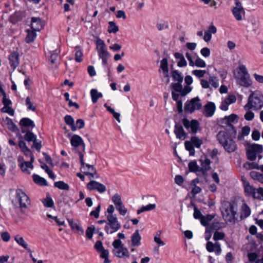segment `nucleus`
Segmentation results:
<instances>
[{
	"instance_id": "1",
	"label": "nucleus",
	"mask_w": 263,
	"mask_h": 263,
	"mask_svg": "<svg viewBox=\"0 0 263 263\" xmlns=\"http://www.w3.org/2000/svg\"><path fill=\"white\" fill-rule=\"evenodd\" d=\"M263 107V94L260 91H251L248 102L245 105V110H260Z\"/></svg>"
},
{
	"instance_id": "52",
	"label": "nucleus",
	"mask_w": 263,
	"mask_h": 263,
	"mask_svg": "<svg viewBox=\"0 0 263 263\" xmlns=\"http://www.w3.org/2000/svg\"><path fill=\"white\" fill-rule=\"evenodd\" d=\"M225 237V234L223 232L216 231L213 235V239L215 241L222 240Z\"/></svg>"
},
{
	"instance_id": "51",
	"label": "nucleus",
	"mask_w": 263,
	"mask_h": 263,
	"mask_svg": "<svg viewBox=\"0 0 263 263\" xmlns=\"http://www.w3.org/2000/svg\"><path fill=\"white\" fill-rule=\"evenodd\" d=\"M209 83L215 88L219 86L218 79L215 77H210Z\"/></svg>"
},
{
	"instance_id": "44",
	"label": "nucleus",
	"mask_w": 263,
	"mask_h": 263,
	"mask_svg": "<svg viewBox=\"0 0 263 263\" xmlns=\"http://www.w3.org/2000/svg\"><path fill=\"white\" fill-rule=\"evenodd\" d=\"M250 127L248 126H244L242 129L241 133L238 136V139H241L243 137L248 136L250 132Z\"/></svg>"
},
{
	"instance_id": "53",
	"label": "nucleus",
	"mask_w": 263,
	"mask_h": 263,
	"mask_svg": "<svg viewBox=\"0 0 263 263\" xmlns=\"http://www.w3.org/2000/svg\"><path fill=\"white\" fill-rule=\"evenodd\" d=\"M94 231L95 227L93 226L88 227L86 231V235L88 239H90L92 238Z\"/></svg>"
},
{
	"instance_id": "48",
	"label": "nucleus",
	"mask_w": 263,
	"mask_h": 263,
	"mask_svg": "<svg viewBox=\"0 0 263 263\" xmlns=\"http://www.w3.org/2000/svg\"><path fill=\"white\" fill-rule=\"evenodd\" d=\"M199 128V123L198 121L195 120H192V123L191 126V133L193 134H195L197 132L198 129Z\"/></svg>"
},
{
	"instance_id": "12",
	"label": "nucleus",
	"mask_w": 263,
	"mask_h": 263,
	"mask_svg": "<svg viewBox=\"0 0 263 263\" xmlns=\"http://www.w3.org/2000/svg\"><path fill=\"white\" fill-rule=\"evenodd\" d=\"M87 189L90 190H96L100 193H103L106 190V186L96 181H90L87 185Z\"/></svg>"
},
{
	"instance_id": "2",
	"label": "nucleus",
	"mask_w": 263,
	"mask_h": 263,
	"mask_svg": "<svg viewBox=\"0 0 263 263\" xmlns=\"http://www.w3.org/2000/svg\"><path fill=\"white\" fill-rule=\"evenodd\" d=\"M217 138L220 144L228 153H231L237 149V144L235 142L229 137L226 132H219L217 135Z\"/></svg>"
},
{
	"instance_id": "14",
	"label": "nucleus",
	"mask_w": 263,
	"mask_h": 263,
	"mask_svg": "<svg viewBox=\"0 0 263 263\" xmlns=\"http://www.w3.org/2000/svg\"><path fill=\"white\" fill-rule=\"evenodd\" d=\"M20 125L21 126V131L23 133L26 132L25 128L32 129L35 127L33 121L28 118H22L20 121Z\"/></svg>"
},
{
	"instance_id": "4",
	"label": "nucleus",
	"mask_w": 263,
	"mask_h": 263,
	"mask_svg": "<svg viewBox=\"0 0 263 263\" xmlns=\"http://www.w3.org/2000/svg\"><path fill=\"white\" fill-rule=\"evenodd\" d=\"M107 222L105 227V231L107 234H112L121 228V224L116 215H107Z\"/></svg>"
},
{
	"instance_id": "62",
	"label": "nucleus",
	"mask_w": 263,
	"mask_h": 263,
	"mask_svg": "<svg viewBox=\"0 0 263 263\" xmlns=\"http://www.w3.org/2000/svg\"><path fill=\"white\" fill-rule=\"evenodd\" d=\"M1 110L2 112L8 113L11 116H13L14 114V110L10 106H8V107H3L1 109Z\"/></svg>"
},
{
	"instance_id": "42",
	"label": "nucleus",
	"mask_w": 263,
	"mask_h": 263,
	"mask_svg": "<svg viewBox=\"0 0 263 263\" xmlns=\"http://www.w3.org/2000/svg\"><path fill=\"white\" fill-rule=\"evenodd\" d=\"M112 202L115 204L116 207L121 205L123 202L121 199V197L118 194H115L111 198Z\"/></svg>"
},
{
	"instance_id": "11",
	"label": "nucleus",
	"mask_w": 263,
	"mask_h": 263,
	"mask_svg": "<svg viewBox=\"0 0 263 263\" xmlns=\"http://www.w3.org/2000/svg\"><path fill=\"white\" fill-rule=\"evenodd\" d=\"M235 1V6L232 9V12L237 21H241L245 15V11L241 3L238 0Z\"/></svg>"
},
{
	"instance_id": "45",
	"label": "nucleus",
	"mask_w": 263,
	"mask_h": 263,
	"mask_svg": "<svg viewBox=\"0 0 263 263\" xmlns=\"http://www.w3.org/2000/svg\"><path fill=\"white\" fill-rule=\"evenodd\" d=\"M42 201L44 205L47 208H52L54 205L52 198L49 196H47L46 198L42 199Z\"/></svg>"
},
{
	"instance_id": "55",
	"label": "nucleus",
	"mask_w": 263,
	"mask_h": 263,
	"mask_svg": "<svg viewBox=\"0 0 263 263\" xmlns=\"http://www.w3.org/2000/svg\"><path fill=\"white\" fill-rule=\"evenodd\" d=\"M263 197V188L259 187L255 190V196H254V198H257L258 199H261Z\"/></svg>"
},
{
	"instance_id": "39",
	"label": "nucleus",
	"mask_w": 263,
	"mask_h": 263,
	"mask_svg": "<svg viewBox=\"0 0 263 263\" xmlns=\"http://www.w3.org/2000/svg\"><path fill=\"white\" fill-rule=\"evenodd\" d=\"M55 187L62 190L68 191L69 190V186L67 183H66L63 181H59L55 182L54 183Z\"/></svg>"
},
{
	"instance_id": "37",
	"label": "nucleus",
	"mask_w": 263,
	"mask_h": 263,
	"mask_svg": "<svg viewBox=\"0 0 263 263\" xmlns=\"http://www.w3.org/2000/svg\"><path fill=\"white\" fill-rule=\"evenodd\" d=\"M221 228L220 224L218 222H214L208 226L206 228L205 233L211 232L214 230H218Z\"/></svg>"
},
{
	"instance_id": "40",
	"label": "nucleus",
	"mask_w": 263,
	"mask_h": 263,
	"mask_svg": "<svg viewBox=\"0 0 263 263\" xmlns=\"http://www.w3.org/2000/svg\"><path fill=\"white\" fill-rule=\"evenodd\" d=\"M184 145L186 149L189 152L190 155L194 156L195 153V146L192 144V143L189 141H186L184 143Z\"/></svg>"
},
{
	"instance_id": "18",
	"label": "nucleus",
	"mask_w": 263,
	"mask_h": 263,
	"mask_svg": "<svg viewBox=\"0 0 263 263\" xmlns=\"http://www.w3.org/2000/svg\"><path fill=\"white\" fill-rule=\"evenodd\" d=\"M9 64L11 67L14 70L19 65V55L16 52H12L9 57Z\"/></svg>"
},
{
	"instance_id": "58",
	"label": "nucleus",
	"mask_w": 263,
	"mask_h": 263,
	"mask_svg": "<svg viewBox=\"0 0 263 263\" xmlns=\"http://www.w3.org/2000/svg\"><path fill=\"white\" fill-rule=\"evenodd\" d=\"M206 71L203 70H194L192 71V73L198 78H202L204 77Z\"/></svg>"
},
{
	"instance_id": "9",
	"label": "nucleus",
	"mask_w": 263,
	"mask_h": 263,
	"mask_svg": "<svg viewBox=\"0 0 263 263\" xmlns=\"http://www.w3.org/2000/svg\"><path fill=\"white\" fill-rule=\"evenodd\" d=\"M201 107L202 104L200 102V99L198 97H196L185 103L184 110L186 112L192 113L195 110L200 109Z\"/></svg>"
},
{
	"instance_id": "15",
	"label": "nucleus",
	"mask_w": 263,
	"mask_h": 263,
	"mask_svg": "<svg viewBox=\"0 0 263 263\" xmlns=\"http://www.w3.org/2000/svg\"><path fill=\"white\" fill-rule=\"evenodd\" d=\"M206 248L209 252L215 251L217 255H219L221 252L220 245L218 242L213 243L211 241H208L206 245Z\"/></svg>"
},
{
	"instance_id": "16",
	"label": "nucleus",
	"mask_w": 263,
	"mask_h": 263,
	"mask_svg": "<svg viewBox=\"0 0 263 263\" xmlns=\"http://www.w3.org/2000/svg\"><path fill=\"white\" fill-rule=\"evenodd\" d=\"M44 22L39 17H32L31 19V29L33 31H40L44 26Z\"/></svg>"
},
{
	"instance_id": "7",
	"label": "nucleus",
	"mask_w": 263,
	"mask_h": 263,
	"mask_svg": "<svg viewBox=\"0 0 263 263\" xmlns=\"http://www.w3.org/2000/svg\"><path fill=\"white\" fill-rule=\"evenodd\" d=\"M263 151V147L261 145L253 144L250 145L247 149V158L250 161H254L256 158V154H260Z\"/></svg>"
},
{
	"instance_id": "25",
	"label": "nucleus",
	"mask_w": 263,
	"mask_h": 263,
	"mask_svg": "<svg viewBox=\"0 0 263 263\" xmlns=\"http://www.w3.org/2000/svg\"><path fill=\"white\" fill-rule=\"evenodd\" d=\"M251 210L246 203H243L241 206L240 218H246L250 216Z\"/></svg>"
},
{
	"instance_id": "56",
	"label": "nucleus",
	"mask_w": 263,
	"mask_h": 263,
	"mask_svg": "<svg viewBox=\"0 0 263 263\" xmlns=\"http://www.w3.org/2000/svg\"><path fill=\"white\" fill-rule=\"evenodd\" d=\"M194 212L193 216H194V218L201 219V218H202L203 215H202L201 212L198 209L197 206L195 205L194 206Z\"/></svg>"
},
{
	"instance_id": "23",
	"label": "nucleus",
	"mask_w": 263,
	"mask_h": 263,
	"mask_svg": "<svg viewBox=\"0 0 263 263\" xmlns=\"http://www.w3.org/2000/svg\"><path fill=\"white\" fill-rule=\"evenodd\" d=\"M141 237L139 234V230H136L131 237L132 245L133 246H139L141 243Z\"/></svg>"
},
{
	"instance_id": "17",
	"label": "nucleus",
	"mask_w": 263,
	"mask_h": 263,
	"mask_svg": "<svg viewBox=\"0 0 263 263\" xmlns=\"http://www.w3.org/2000/svg\"><path fill=\"white\" fill-rule=\"evenodd\" d=\"M78 154L79 155L80 163L81 165V169L82 171L92 172L96 170L93 165L86 164L84 162L83 159L84 155L81 152H78Z\"/></svg>"
},
{
	"instance_id": "24",
	"label": "nucleus",
	"mask_w": 263,
	"mask_h": 263,
	"mask_svg": "<svg viewBox=\"0 0 263 263\" xmlns=\"http://www.w3.org/2000/svg\"><path fill=\"white\" fill-rule=\"evenodd\" d=\"M118 250L115 252V254L119 258H122L124 257H129V254L127 248L123 247H121L120 248L117 249Z\"/></svg>"
},
{
	"instance_id": "59",
	"label": "nucleus",
	"mask_w": 263,
	"mask_h": 263,
	"mask_svg": "<svg viewBox=\"0 0 263 263\" xmlns=\"http://www.w3.org/2000/svg\"><path fill=\"white\" fill-rule=\"evenodd\" d=\"M247 110L248 111L244 116V118L247 121H251L254 118V114L250 110Z\"/></svg>"
},
{
	"instance_id": "49",
	"label": "nucleus",
	"mask_w": 263,
	"mask_h": 263,
	"mask_svg": "<svg viewBox=\"0 0 263 263\" xmlns=\"http://www.w3.org/2000/svg\"><path fill=\"white\" fill-rule=\"evenodd\" d=\"M238 117L237 115L235 114H232L229 116H226L223 120L225 121L226 123L229 124H230L232 123H234V121L237 119Z\"/></svg>"
},
{
	"instance_id": "31",
	"label": "nucleus",
	"mask_w": 263,
	"mask_h": 263,
	"mask_svg": "<svg viewBox=\"0 0 263 263\" xmlns=\"http://www.w3.org/2000/svg\"><path fill=\"white\" fill-rule=\"evenodd\" d=\"M64 121L67 125L70 126L71 129L72 131L74 132L77 130V127L74 125V120L71 116H65L64 117Z\"/></svg>"
},
{
	"instance_id": "5",
	"label": "nucleus",
	"mask_w": 263,
	"mask_h": 263,
	"mask_svg": "<svg viewBox=\"0 0 263 263\" xmlns=\"http://www.w3.org/2000/svg\"><path fill=\"white\" fill-rule=\"evenodd\" d=\"M222 213V217L227 222L234 223L235 222L237 212L233 204L229 203L228 205L225 208L224 211Z\"/></svg>"
},
{
	"instance_id": "8",
	"label": "nucleus",
	"mask_w": 263,
	"mask_h": 263,
	"mask_svg": "<svg viewBox=\"0 0 263 263\" xmlns=\"http://www.w3.org/2000/svg\"><path fill=\"white\" fill-rule=\"evenodd\" d=\"M70 143L74 147V151L78 153L81 152L82 153L84 152L85 149V144L82 138L79 135H74L70 139Z\"/></svg>"
},
{
	"instance_id": "21",
	"label": "nucleus",
	"mask_w": 263,
	"mask_h": 263,
	"mask_svg": "<svg viewBox=\"0 0 263 263\" xmlns=\"http://www.w3.org/2000/svg\"><path fill=\"white\" fill-rule=\"evenodd\" d=\"M174 133L178 139L184 140L186 137V134L183 127L178 124L175 125Z\"/></svg>"
},
{
	"instance_id": "10",
	"label": "nucleus",
	"mask_w": 263,
	"mask_h": 263,
	"mask_svg": "<svg viewBox=\"0 0 263 263\" xmlns=\"http://www.w3.org/2000/svg\"><path fill=\"white\" fill-rule=\"evenodd\" d=\"M23 153L26 155V156L29 157L30 158V160L29 161H25L22 163L20 166L23 172L29 174H30V172L28 170V168H30L32 169L33 167L32 163L34 160V156L29 148L24 151Z\"/></svg>"
},
{
	"instance_id": "32",
	"label": "nucleus",
	"mask_w": 263,
	"mask_h": 263,
	"mask_svg": "<svg viewBox=\"0 0 263 263\" xmlns=\"http://www.w3.org/2000/svg\"><path fill=\"white\" fill-rule=\"evenodd\" d=\"M5 123L7 127L11 131L16 132L18 130L16 125L13 123V121L9 118L7 117L5 120Z\"/></svg>"
},
{
	"instance_id": "3",
	"label": "nucleus",
	"mask_w": 263,
	"mask_h": 263,
	"mask_svg": "<svg viewBox=\"0 0 263 263\" xmlns=\"http://www.w3.org/2000/svg\"><path fill=\"white\" fill-rule=\"evenodd\" d=\"M238 70L237 74L235 76L237 83L245 87L250 86L252 82L246 66L243 64H239Z\"/></svg>"
},
{
	"instance_id": "30",
	"label": "nucleus",
	"mask_w": 263,
	"mask_h": 263,
	"mask_svg": "<svg viewBox=\"0 0 263 263\" xmlns=\"http://www.w3.org/2000/svg\"><path fill=\"white\" fill-rule=\"evenodd\" d=\"M160 68L162 70L165 77H168V62L166 58H163L161 61Z\"/></svg>"
},
{
	"instance_id": "27",
	"label": "nucleus",
	"mask_w": 263,
	"mask_h": 263,
	"mask_svg": "<svg viewBox=\"0 0 263 263\" xmlns=\"http://www.w3.org/2000/svg\"><path fill=\"white\" fill-rule=\"evenodd\" d=\"M214 217V215L211 214H208L206 216H203L200 219V223L202 226L207 227L210 225L209 224V223L212 220Z\"/></svg>"
},
{
	"instance_id": "61",
	"label": "nucleus",
	"mask_w": 263,
	"mask_h": 263,
	"mask_svg": "<svg viewBox=\"0 0 263 263\" xmlns=\"http://www.w3.org/2000/svg\"><path fill=\"white\" fill-rule=\"evenodd\" d=\"M101 206L99 205L96 208L95 210L92 211L90 213V216H93L96 218H98L99 217V213L100 211Z\"/></svg>"
},
{
	"instance_id": "60",
	"label": "nucleus",
	"mask_w": 263,
	"mask_h": 263,
	"mask_svg": "<svg viewBox=\"0 0 263 263\" xmlns=\"http://www.w3.org/2000/svg\"><path fill=\"white\" fill-rule=\"evenodd\" d=\"M3 100H2V102H3V104H4V106L3 107H8V106H10L11 104H12V102H11V101L7 98V95L5 94L4 95H3Z\"/></svg>"
},
{
	"instance_id": "47",
	"label": "nucleus",
	"mask_w": 263,
	"mask_h": 263,
	"mask_svg": "<svg viewBox=\"0 0 263 263\" xmlns=\"http://www.w3.org/2000/svg\"><path fill=\"white\" fill-rule=\"evenodd\" d=\"M119 30L118 27L116 25L114 22H109V26L108 31L109 33H116Z\"/></svg>"
},
{
	"instance_id": "50",
	"label": "nucleus",
	"mask_w": 263,
	"mask_h": 263,
	"mask_svg": "<svg viewBox=\"0 0 263 263\" xmlns=\"http://www.w3.org/2000/svg\"><path fill=\"white\" fill-rule=\"evenodd\" d=\"M182 82H178L175 83H172L171 86L172 88L176 91L181 93L182 91Z\"/></svg>"
},
{
	"instance_id": "29",
	"label": "nucleus",
	"mask_w": 263,
	"mask_h": 263,
	"mask_svg": "<svg viewBox=\"0 0 263 263\" xmlns=\"http://www.w3.org/2000/svg\"><path fill=\"white\" fill-rule=\"evenodd\" d=\"M32 177L33 180L35 183L42 186L47 185V182L44 178L35 174H34Z\"/></svg>"
},
{
	"instance_id": "43",
	"label": "nucleus",
	"mask_w": 263,
	"mask_h": 263,
	"mask_svg": "<svg viewBox=\"0 0 263 263\" xmlns=\"http://www.w3.org/2000/svg\"><path fill=\"white\" fill-rule=\"evenodd\" d=\"M188 167L190 171L192 172H196L200 170L199 167L195 161L190 162L188 164Z\"/></svg>"
},
{
	"instance_id": "19",
	"label": "nucleus",
	"mask_w": 263,
	"mask_h": 263,
	"mask_svg": "<svg viewBox=\"0 0 263 263\" xmlns=\"http://www.w3.org/2000/svg\"><path fill=\"white\" fill-rule=\"evenodd\" d=\"M215 110V105L213 102H209L204 106V115L206 117H212Z\"/></svg>"
},
{
	"instance_id": "34",
	"label": "nucleus",
	"mask_w": 263,
	"mask_h": 263,
	"mask_svg": "<svg viewBox=\"0 0 263 263\" xmlns=\"http://www.w3.org/2000/svg\"><path fill=\"white\" fill-rule=\"evenodd\" d=\"M189 142H191L193 145L198 148H199L201 147V145L203 144L202 140L196 136H192Z\"/></svg>"
},
{
	"instance_id": "28",
	"label": "nucleus",
	"mask_w": 263,
	"mask_h": 263,
	"mask_svg": "<svg viewBox=\"0 0 263 263\" xmlns=\"http://www.w3.org/2000/svg\"><path fill=\"white\" fill-rule=\"evenodd\" d=\"M68 221L72 229H76L78 232H80L82 234L84 233L83 229L80 226L79 223L74 222L72 219H68Z\"/></svg>"
},
{
	"instance_id": "38",
	"label": "nucleus",
	"mask_w": 263,
	"mask_h": 263,
	"mask_svg": "<svg viewBox=\"0 0 263 263\" xmlns=\"http://www.w3.org/2000/svg\"><path fill=\"white\" fill-rule=\"evenodd\" d=\"M156 207L155 204H149L145 206H143L141 209L137 210V214H140L145 211H149L154 210Z\"/></svg>"
},
{
	"instance_id": "22",
	"label": "nucleus",
	"mask_w": 263,
	"mask_h": 263,
	"mask_svg": "<svg viewBox=\"0 0 263 263\" xmlns=\"http://www.w3.org/2000/svg\"><path fill=\"white\" fill-rule=\"evenodd\" d=\"M14 239L16 242L21 246L25 249L28 252L31 253L30 257H32L31 250L28 248V245L26 242L24 240L23 237L19 235H16L14 236Z\"/></svg>"
},
{
	"instance_id": "26",
	"label": "nucleus",
	"mask_w": 263,
	"mask_h": 263,
	"mask_svg": "<svg viewBox=\"0 0 263 263\" xmlns=\"http://www.w3.org/2000/svg\"><path fill=\"white\" fill-rule=\"evenodd\" d=\"M174 57L176 59L180 60L177 63L178 66L181 67L187 65V62L182 54L176 52L174 54Z\"/></svg>"
},
{
	"instance_id": "46",
	"label": "nucleus",
	"mask_w": 263,
	"mask_h": 263,
	"mask_svg": "<svg viewBox=\"0 0 263 263\" xmlns=\"http://www.w3.org/2000/svg\"><path fill=\"white\" fill-rule=\"evenodd\" d=\"M25 133H26L24 136V139L26 141L33 142L36 139V136L30 131H26Z\"/></svg>"
},
{
	"instance_id": "35",
	"label": "nucleus",
	"mask_w": 263,
	"mask_h": 263,
	"mask_svg": "<svg viewBox=\"0 0 263 263\" xmlns=\"http://www.w3.org/2000/svg\"><path fill=\"white\" fill-rule=\"evenodd\" d=\"M256 189L250 185L249 183L245 185V191L248 196H251L254 198L255 196Z\"/></svg>"
},
{
	"instance_id": "41",
	"label": "nucleus",
	"mask_w": 263,
	"mask_h": 263,
	"mask_svg": "<svg viewBox=\"0 0 263 263\" xmlns=\"http://www.w3.org/2000/svg\"><path fill=\"white\" fill-rule=\"evenodd\" d=\"M35 31H29L27 30V35L25 38V41L29 43L33 42L36 37Z\"/></svg>"
},
{
	"instance_id": "20",
	"label": "nucleus",
	"mask_w": 263,
	"mask_h": 263,
	"mask_svg": "<svg viewBox=\"0 0 263 263\" xmlns=\"http://www.w3.org/2000/svg\"><path fill=\"white\" fill-rule=\"evenodd\" d=\"M201 167L199 171L201 172L203 175H205L207 172L211 170V161L209 159L205 158L204 160L200 159Z\"/></svg>"
},
{
	"instance_id": "64",
	"label": "nucleus",
	"mask_w": 263,
	"mask_h": 263,
	"mask_svg": "<svg viewBox=\"0 0 263 263\" xmlns=\"http://www.w3.org/2000/svg\"><path fill=\"white\" fill-rule=\"evenodd\" d=\"M75 60L77 62H80L83 60V53L81 50H78L75 53Z\"/></svg>"
},
{
	"instance_id": "33",
	"label": "nucleus",
	"mask_w": 263,
	"mask_h": 263,
	"mask_svg": "<svg viewBox=\"0 0 263 263\" xmlns=\"http://www.w3.org/2000/svg\"><path fill=\"white\" fill-rule=\"evenodd\" d=\"M90 95L93 103H96L99 98L103 97L102 93L99 92L96 89H92L90 90Z\"/></svg>"
},
{
	"instance_id": "54",
	"label": "nucleus",
	"mask_w": 263,
	"mask_h": 263,
	"mask_svg": "<svg viewBox=\"0 0 263 263\" xmlns=\"http://www.w3.org/2000/svg\"><path fill=\"white\" fill-rule=\"evenodd\" d=\"M196 66L198 67L204 68L206 66L205 62L204 60L197 57L195 60Z\"/></svg>"
},
{
	"instance_id": "63",
	"label": "nucleus",
	"mask_w": 263,
	"mask_h": 263,
	"mask_svg": "<svg viewBox=\"0 0 263 263\" xmlns=\"http://www.w3.org/2000/svg\"><path fill=\"white\" fill-rule=\"evenodd\" d=\"M224 100L226 102H227L229 105H230L236 102V98L234 95H230L228 97H227Z\"/></svg>"
},
{
	"instance_id": "57",
	"label": "nucleus",
	"mask_w": 263,
	"mask_h": 263,
	"mask_svg": "<svg viewBox=\"0 0 263 263\" xmlns=\"http://www.w3.org/2000/svg\"><path fill=\"white\" fill-rule=\"evenodd\" d=\"M116 208L119 211L120 214L123 216L125 215L127 212V210L125 208L123 203L116 207Z\"/></svg>"
},
{
	"instance_id": "13",
	"label": "nucleus",
	"mask_w": 263,
	"mask_h": 263,
	"mask_svg": "<svg viewBox=\"0 0 263 263\" xmlns=\"http://www.w3.org/2000/svg\"><path fill=\"white\" fill-rule=\"evenodd\" d=\"M96 44L97 49L98 50L99 57L105 55H110V54H109L107 50L105 44L103 40L98 39L97 40Z\"/></svg>"
},
{
	"instance_id": "6",
	"label": "nucleus",
	"mask_w": 263,
	"mask_h": 263,
	"mask_svg": "<svg viewBox=\"0 0 263 263\" xmlns=\"http://www.w3.org/2000/svg\"><path fill=\"white\" fill-rule=\"evenodd\" d=\"M16 194L21 212L25 213V210L30 205V200L28 196L21 189L16 190Z\"/></svg>"
},
{
	"instance_id": "36",
	"label": "nucleus",
	"mask_w": 263,
	"mask_h": 263,
	"mask_svg": "<svg viewBox=\"0 0 263 263\" xmlns=\"http://www.w3.org/2000/svg\"><path fill=\"white\" fill-rule=\"evenodd\" d=\"M172 77L175 81L182 82L183 77L181 73L177 70H173L172 72Z\"/></svg>"
}]
</instances>
